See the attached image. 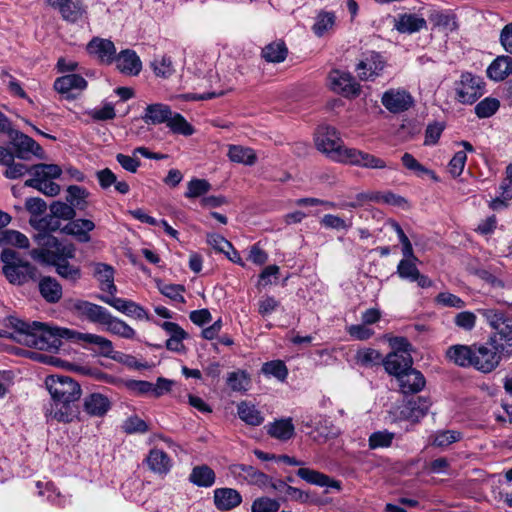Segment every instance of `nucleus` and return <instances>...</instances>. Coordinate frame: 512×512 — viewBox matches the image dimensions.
Listing matches in <instances>:
<instances>
[{
  "label": "nucleus",
  "instance_id": "f257e3e1",
  "mask_svg": "<svg viewBox=\"0 0 512 512\" xmlns=\"http://www.w3.org/2000/svg\"><path fill=\"white\" fill-rule=\"evenodd\" d=\"M7 322L15 330V339L19 343L39 350L58 349L62 338H71L75 334L66 328L50 327L38 321L25 322L13 316Z\"/></svg>",
  "mask_w": 512,
  "mask_h": 512
},
{
  "label": "nucleus",
  "instance_id": "f03ea898",
  "mask_svg": "<svg viewBox=\"0 0 512 512\" xmlns=\"http://www.w3.org/2000/svg\"><path fill=\"white\" fill-rule=\"evenodd\" d=\"M52 403L46 408L47 418L58 422L68 423L74 417L71 403L81 397V387L73 378L66 375H50L45 380Z\"/></svg>",
  "mask_w": 512,
  "mask_h": 512
},
{
  "label": "nucleus",
  "instance_id": "7ed1b4c3",
  "mask_svg": "<svg viewBox=\"0 0 512 512\" xmlns=\"http://www.w3.org/2000/svg\"><path fill=\"white\" fill-rule=\"evenodd\" d=\"M512 356V345L498 341L491 335L485 343L475 344L473 367L483 373L492 372L503 358Z\"/></svg>",
  "mask_w": 512,
  "mask_h": 512
},
{
  "label": "nucleus",
  "instance_id": "20e7f679",
  "mask_svg": "<svg viewBox=\"0 0 512 512\" xmlns=\"http://www.w3.org/2000/svg\"><path fill=\"white\" fill-rule=\"evenodd\" d=\"M0 259L3 263L2 273L9 283L23 285L36 278V267L23 260L16 251L4 249L1 252Z\"/></svg>",
  "mask_w": 512,
  "mask_h": 512
},
{
  "label": "nucleus",
  "instance_id": "39448f33",
  "mask_svg": "<svg viewBox=\"0 0 512 512\" xmlns=\"http://www.w3.org/2000/svg\"><path fill=\"white\" fill-rule=\"evenodd\" d=\"M32 178L25 181V186L35 188L46 196H56L60 193V186L51 181L59 178L61 168L56 164H36L31 167Z\"/></svg>",
  "mask_w": 512,
  "mask_h": 512
},
{
  "label": "nucleus",
  "instance_id": "423d86ee",
  "mask_svg": "<svg viewBox=\"0 0 512 512\" xmlns=\"http://www.w3.org/2000/svg\"><path fill=\"white\" fill-rule=\"evenodd\" d=\"M315 145L319 151L336 162H342L349 147H346L334 127L320 126L315 133Z\"/></svg>",
  "mask_w": 512,
  "mask_h": 512
},
{
  "label": "nucleus",
  "instance_id": "0eeeda50",
  "mask_svg": "<svg viewBox=\"0 0 512 512\" xmlns=\"http://www.w3.org/2000/svg\"><path fill=\"white\" fill-rule=\"evenodd\" d=\"M43 245L52 248L49 249H34L31 251V256L34 259H41L51 263L52 259L64 258L68 261L75 256V247L72 244H62L55 237L51 235H44L40 238Z\"/></svg>",
  "mask_w": 512,
  "mask_h": 512
},
{
  "label": "nucleus",
  "instance_id": "6e6552de",
  "mask_svg": "<svg viewBox=\"0 0 512 512\" xmlns=\"http://www.w3.org/2000/svg\"><path fill=\"white\" fill-rule=\"evenodd\" d=\"M485 84L481 77L472 73H463L456 85L457 100L463 104H473L483 94Z\"/></svg>",
  "mask_w": 512,
  "mask_h": 512
},
{
  "label": "nucleus",
  "instance_id": "1a4fd4ad",
  "mask_svg": "<svg viewBox=\"0 0 512 512\" xmlns=\"http://www.w3.org/2000/svg\"><path fill=\"white\" fill-rule=\"evenodd\" d=\"M10 143L15 149V156L17 158L27 160L30 154L42 159L44 158V151L42 147L28 135L16 130L10 132Z\"/></svg>",
  "mask_w": 512,
  "mask_h": 512
},
{
  "label": "nucleus",
  "instance_id": "9d476101",
  "mask_svg": "<svg viewBox=\"0 0 512 512\" xmlns=\"http://www.w3.org/2000/svg\"><path fill=\"white\" fill-rule=\"evenodd\" d=\"M331 89L345 97H356L361 87L355 78L348 72L333 70L328 76Z\"/></svg>",
  "mask_w": 512,
  "mask_h": 512
},
{
  "label": "nucleus",
  "instance_id": "9b49d317",
  "mask_svg": "<svg viewBox=\"0 0 512 512\" xmlns=\"http://www.w3.org/2000/svg\"><path fill=\"white\" fill-rule=\"evenodd\" d=\"M381 102L389 112L397 114L409 110L414 104V99L405 89H390L384 92Z\"/></svg>",
  "mask_w": 512,
  "mask_h": 512
},
{
  "label": "nucleus",
  "instance_id": "f8f14e48",
  "mask_svg": "<svg viewBox=\"0 0 512 512\" xmlns=\"http://www.w3.org/2000/svg\"><path fill=\"white\" fill-rule=\"evenodd\" d=\"M417 257H403L397 265L396 273L401 279L416 282L420 288H429L433 285L432 280L420 273L416 266Z\"/></svg>",
  "mask_w": 512,
  "mask_h": 512
},
{
  "label": "nucleus",
  "instance_id": "ddd939ff",
  "mask_svg": "<svg viewBox=\"0 0 512 512\" xmlns=\"http://www.w3.org/2000/svg\"><path fill=\"white\" fill-rule=\"evenodd\" d=\"M344 153L346 154L341 163L367 169H384L389 167L383 159L355 148H348Z\"/></svg>",
  "mask_w": 512,
  "mask_h": 512
},
{
  "label": "nucleus",
  "instance_id": "4468645a",
  "mask_svg": "<svg viewBox=\"0 0 512 512\" xmlns=\"http://www.w3.org/2000/svg\"><path fill=\"white\" fill-rule=\"evenodd\" d=\"M86 49L89 55L97 58L101 63L111 64L114 62L116 47L109 39L94 37L89 41Z\"/></svg>",
  "mask_w": 512,
  "mask_h": 512
},
{
  "label": "nucleus",
  "instance_id": "2eb2a0df",
  "mask_svg": "<svg viewBox=\"0 0 512 512\" xmlns=\"http://www.w3.org/2000/svg\"><path fill=\"white\" fill-rule=\"evenodd\" d=\"M384 65L385 62L383 61L381 55L375 52H371L365 57V59L358 63L356 70L358 71V76L361 80H374L381 74L382 70L384 69Z\"/></svg>",
  "mask_w": 512,
  "mask_h": 512
},
{
  "label": "nucleus",
  "instance_id": "dca6fc26",
  "mask_svg": "<svg viewBox=\"0 0 512 512\" xmlns=\"http://www.w3.org/2000/svg\"><path fill=\"white\" fill-rule=\"evenodd\" d=\"M74 311L88 321L102 325L108 310L103 306L85 300H77L73 304Z\"/></svg>",
  "mask_w": 512,
  "mask_h": 512
},
{
  "label": "nucleus",
  "instance_id": "f3484780",
  "mask_svg": "<svg viewBox=\"0 0 512 512\" xmlns=\"http://www.w3.org/2000/svg\"><path fill=\"white\" fill-rule=\"evenodd\" d=\"M231 472L241 477L248 484L258 486L260 488L268 487L270 477L265 473L257 470L253 466L245 464H235L231 467Z\"/></svg>",
  "mask_w": 512,
  "mask_h": 512
},
{
  "label": "nucleus",
  "instance_id": "a211bd4d",
  "mask_svg": "<svg viewBox=\"0 0 512 512\" xmlns=\"http://www.w3.org/2000/svg\"><path fill=\"white\" fill-rule=\"evenodd\" d=\"M412 357L410 353H389L386 358L383 360V365L385 370L390 374L394 375L397 378L402 375V373H406L408 370L412 369Z\"/></svg>",
  "mask_w": 512,
  "mask_h": 512
},
{
  "label": "nucleus",
  "instance_id": "6ab92c4d",
  "mask_svg": "<svg viewBox=\"0 0 512 512\" xmlns=\"http://www.w3.org/2000/svg\"><path fill=\"white\" fill-rule=\"evenodd\" d=\"M213 493L214 505L220 511H230L242 502L241 494L233 488H217Z\"/></svg>",
  "mask_w": 512,
  "mask_h": 512
},
{
  "label": "nucleus",
  "instance_id": "aec40b11",
  "mask_svg": "<svg viewBox=\"0 0 512 512\" xmlns=\"http://www.w3.org/2000/svg\"><path fill=\"white\" fill-rule=\"evenodd\" d=\"M110 408V400L101 393H91L83 399V410L91 417H103Z\"/></svg>",
  "mask_w": 512,
  "mask_h": 512
},
{
  "label": "nucleus",
  "instance_id": "412c9836",
  "mask_svg": "<svg viewBox=\"0 0 512 512\" xmlns=\"http://www.w3.org/2000/svg\"><path fill=\"white\" fill-rule=\"evenodd\" d=\"M117 69L125 75H138L142 69V63L136 52L130 49L121 51L115 55Z\"/></svg>",
  "mask_w": 512,
  "mask_h": 512
},
{
  "label": "nucleus",
  "instance_id": "4be33fe9",
  "mask_svg": "<svg viewBox=\"0 0 512 512\" xmlns=\"http://www.w3.org/2000/svg\"><path fill=\"white\" fill-rule=\"evenodd\" d=\"M337 26V16L333 11L320 10L315 16L311 27L317 37H324L332 34Z\"/></svg>",
  "mask_w": 512,
  "mask_h": 512
},
{
  "label": "nucleus",
  "instance_id": "5701e85b",
  "mask_svg": "<svg viewBox=\"0 0 512 512\" xmlns=\"http://www.w3.org/2000/svg\"><path fill=\"white\" fill-rule=\"evenodd\" d=\"M114 268L106 263L93 264V276L100 284L102 291L108 292L110 295L117 293V287L114 284Z\"/></svg>",
  "mask_w": 512,
  "mask_h": 512
},
{
  "label": "nucleus",
  "instance_id": "b1692460",
  "mask_svg": "<svg viewBox=\"0 0 512 512\" xmlns=\"http://www.w3.org/2000/svg\"><path fill=\"white\" fill-rule=\"evenodd\" d=\"M428 19L434 27L447 32L458 29L456 15L452 11L431 8L428 11Z\"/></svg>",
  "mask_w": 512,
  "mask_h": 512
},
{
  "label": "nucleus",
  "instance_id": "393cba45",
  "mask_svg": "<svg viewBox=\"0 0 512 512\" xmlns=\"http://www.w3.org/2000/svg\"><path fill=\"white\" fill-rule=\"evenodd\" d=\"M426 20L417 14H399L395 21V29L404 34H413L426 28Z\"/></svg>",
  "mask_w": 512,
  "mask_h": 512
},
{
  "label": "nucleus",
  "instance_id": "a878e982",
  "mask_svg": "<svg viewBox=\"0 0 512 512\" xmlns=\"http://www.w3.org/2000/svg\"><path fill=\"white\" fill-rule=\"evenodd\" d=\"M430 405L431 402L425 397L413 398L404 405L401 415L407 420L417 422L427 414Z\"/></svg>",
  "mask_w": 512,
  "mask_h": 512
},
{
  "label": "nucleus",
  "instance_id": "bb28decb",
  "mask_svg": "<svg viewBox=\"0 0 512 512\" xmlns=\"http://www.w3.org/2000/svg\"><path fill=\"white\" fill-rule=\"evenodd\" d=\"M267 434L280 441H288L295 435L291 418H281L266 425Z\"/></svg>",
  "mask_w": 512,
  "mask_h": 512
},
{
  "label": "nucleus",
  "instance_id": "cd10ccee",
  "mask_svg": "<svg viewBox=\"0 0 512 512\" xmlns=\"http://www.w3.org/2000/svg\"><path fill=\"white\" fill-rule=\"evenodd\" d=\"M297 476L307 483L317 485L320 487H331L337 490L341 489V483L337 480L331 479L326 474H323L319 471L309 469V468H299L297 471Z\"/></svg>",
  "mask_w": 512,
  "mask_h": 512
},
{
  "label": "nucleus",
  "instance_id": "c85d7f7f",
  "mask_svg": "<svg viewBox=\"0 0 512 512\" xmlns=\"http://www.w3.org/2000/svg\"><path fill=\"white\" fill-rule=\"evenodd\" d=\"M172 112L171 108L166 104H150L145 108L142 120L148 125L167 124Z\"/></svg>",
  "mask_w": 512,
  "mask_h": 512
},
{
  "label": "nucleus",
  "instance_id": "c756f323",
  "mask_svg": "<svg viewBox=\"0 0 512 512\" xmlns=\"http://www.w3.org/2000/svg\"><path fill=\"white\" fill-rule=\"evenodd\" d=\"M404 394L417 393L425 387V378L420 371L410 369L397 378Z\"/></svg>",
  "mask_w": 512,
  "mask_h": 512
},
{
  "label": "nucleus",
  "instance_id": "7c9ffc66",
  "mask_svg": "<svg viewBox=\"0 0 512 512\" xmlns=\"http://www.w3.org/2000/svg\"><path fill=\"white\" fill-rule=\"evenodd\" d=\"M77 336L79 340L88 344L95 345L97 347V353L100 355L111 358L113 360H120L117 355H113V343L109 339L91 333H78Z\"/></svg>",
  "mask_w": 512,
  "mask_h": 512
},
{
  "label": "nucleus",
  "instance_id": "2f4dec72",
  "mask_svg": "<svg viewBox=\"0 0 512 512\" xmlns=\"http://www.w3.org/2000/svg\"><path fill=\"white\" fill-rule=\"evenodd\" d=\"M475 344L454 345L447 351V357L461 367H473Z\"/></svg>",
  "mask_w": 512,
  "mask_h": 512
},
{
  "label": "nucleus",
  "instance_id": "473e14b6",
  "mask_svg": "<svg viewBox=\"0 0 512 512\" xmlns=\"http://www.w3.org/2000/svg\"><path fill=\"white\" fill-rule=\"evenodd\" d=\"M146 463L152 472L160 475L167 474L172 467L170 457L166 452L160 449L150 450L146 458Z\"/></svg>",
  "mask_w": 512,
  "mask_h": 512
},
{
  "label": "nucleus",
  "instance_id": "72a5a7b5",
  "mask_svg": "<svg viewBox=\"0 0 512 512\" xmlns=\"http://www.w3.org/2000/svg\"><path fill=\"white\" fill-rule=\"evenodd\" d=\"M86 87L87 81L78 74H67L54 82L55 90L61 94H68L74 90L83 91Z\"/></svg>",
  "mask_w": 512,
  "mask_h": 512
},
{
  "label": "nucleus",
  "instance_id": "f704fd0d",
  "mask_svg": "<svg viewBox=\"0 0 512 512\" xmlns=\"http://www.w3.org/2000/svg\"><path fill=\"white\" fill-rule=\"evenodd\" d=\"M95 228V224L88 219H75L67 223L63 232L75 236L80 242L90 241L89 232Z\"/></svg>",
  "mask_w": 512,
  "mask_h": 512
},
{
  "label": "nucleus",
  "instance_id": "c9c22d12",
  "mask_svg": "<svg viewBox=\"0 0 512 512\" xmlns=\"http://www.w3.org/2000/svg\"><path fill=\"white\" fill-rule=\"evenodd\" d=\"M102 325L105 326L106 331L114 335H117L121 338H135V330L131 326H129L125 321L117 317H114L110 312H108Z\"/></svg>",
  "mask_w": 512,
  "mask_h": 512
},
{
  "label": "nucleus",
  "instance_id": "e433bc0d",
  "mask_svg": "<svg viewBox=\"0 0 512 512\" xmlns=\"http://www.w3.org/2000/svg\"><path fill=\"white\" fill-rule=\"evenodd\" d=\"M58 12L63 20L76 23L87 15V7L82 0H68Z\"/></svg>",
  "mask_w": 512,
  "mask_h": 512
},
{
  "label": "nucleus",
  "instance_id": "4c0bfd02",
  "mask_svg": "<svg viewBox=\"0 0 512 512\" xmlns=\"http://www.w3.org/2000/svg\"><path fill=\"white\" fill-rule=\"evenodd\" d=\"M512 74V58L510 56L497 57L488 67L487 75L495 81H502Z\"/></svg>",
  "mask_w": 512,
  "mask_h": 512
},
{
  "label": "nucleus",
  "instance_id": "58836bf2",
  "mask_svg": "<svg viewBox=\"0 0 512 512\" xmlns=\"http://www.w3.org/2000/svg\"><path fill=\"white\" fill-rule=\"evenodd\" d=\"M239 418L250 426H260L264 422L262 412L252 403L242 401L237 405Z\"/></svg>",
  "mask_w": 512,
  "mask_h": 512
},
{
  "label": "nucleus",
  "instance_id": "ea45409f",
  "mask_svg": "<svg viewBox=\"0 0 512 512\" xmlns=\"http://www.w3.org/2000/svg\"><path fill=\"white\" fill-rule=\"evenodd\" d=\"M41 296L49 303H57L62 297V287L52 277H43L39 282Z\"/></svg>",
  "mask_w": 512,
  "mask_h": 512
},
{
  "label": "nucleus",
  "instance_id": "a19ab883",
  "mask_svg": "<svg viewBox=\"0 0 512 512\" xmlns=\"http://www.w3.org/2000/svg\"><path fill=\"white\" fill-rule=\"evenodd\" d=\"M189 481L198 487H211L216 481L215 472L207 465L195 466L190 475Z\"/></svg>",
  "mask_w": 512,
  "mask_h": 512
},
{
  "label": "nucleus",
  "instance_id": "79ce46f5",
  "mask_svg": "<svg viewBox=\"0 0 512 512\" xmlns=\"http://www.w3.org/2000/svg\"><path fill=\"white\" fill-rule=\"evenodd\" d=\"M287 54L288 49L286 44L281 40L267 44L261 52V56L269 63L283 62L286 59Z\"/></svg>",
  "mask_w": 512,
  "mask_h": 512
},
{
  "label": "nucleus",
  "instance_id": "37998d69",
  "mask_svg": "<svg viewBox=\"0 0 512 512\" xmlns=\"http://www.w3.org/2000/svg\"><path fill=\"white\" fill-rule=\"evenodd\" d=\"M227 155L232 162L243 165L251 166L257 160L256 153L252 148L241 145H230Z\"/></svg>",
  "mask_w": 512,
  "mask_h": 512
},
{
  "label": "nucleus",
  "instance_id": "c03bdc74",
  "mask_svg": "<svg viewBox=\"0 0 512 512\" xmlns=\"http://www.w3.org/2000/svg\"><path fill=\"white\" fill-rule=\"evenodd\" d=\"M56 268V272L62 278L76 282L81 277V270L78 266L71 265L64 258L52 259L51 263Z\"/></svg>",
  "mask_w": 512,
  "mask_h": 512
},
{
  "label": "nucleus",
  "instance_id": "a18cd8bd",
  "mask_svg": "<svg viewBox=\"0 0 512 512\" xmlns=\"http://www.w3.org/2000/svg\"><path fill=\"white\" fill-rule=\"evenodd\" d=\"M166 125L174 134L190 136L195 132L194 127L180 113L172 112Z\"/></svg>",
  "mask_w": 512,
  "mask_h": 512
},
{
  "label": "nucleus",
  "instance_id": "49530a36",
  "mask_svg": "<svg viewBox=\"0 0 512 512\" xmlns=\"http://www.w3.org/2000/svg\"><path fill=\"white\" fill-rule=\"evenodd\" d=\"M251 383L250 376L243 370L228 373L227 385L232 391H247Z\"/></svg>",
  "mask_w": 512,
  "mask_h": 512
},
{
  "label": "nucleus",
  "instance_id": "de8ad7c7",
  "mask_svg": "<svg viewBox=\"0 0 512 512\" xmlns=\"http://www.w3.org/2000/svg\"><path fill=\"white\" fill-rule=\"evenodd\" d=\"M394 438L395 434L388 430L376 431L369 436L368 446L372 450L388 448L392 445Z\"/></svg>",
  "mask_w": 512,
  "mask_h": 512
},
{
  "label": "nucleus",
  "instance_id": "09e8293b",
  "mask_svg": "<svg viewBox=\"0 0 512 512\" xmlns=\"http://www.w3.org/2000/svg\"><path fill=\"white\" fill-rule=\"evenodd\" d=\"M4 245H13L19 248H27L29 246V239L19 231L6 229L0 236V246Z\"/></svg>",
  "mask_w": 512,
  "mask_h": 512
},
{
  "label": "nucleus",
  "instance_id": "8fccbe9b",
  "mask_svg": "<svg viewBox=\"0 0 512 512\" xmlns=\"http://www.w3.org/2000/svg\"><path fill=\"white\" fill-rule=\"evenodd\" d=\"M402 164L408 169L413 171L418 176L428 175L432 179L437 180L434 171L424 167L416 158L410 153H404L401 158Z\"/></svg>",
  "mask_w": 512,
  "mask_h": 512
},
{
  "label": "nucleus",
  "instance_id": "3c124183",
  "mask_svg": "<svg viewBox=\"0 0 512 512\" xmlns=\"http://www.w3.org/2000/svg\"><path fill=\"white\" fill-rule=\"evenodd\" d=\"M87 191L77 185H71L67 189L66 201L74 208L84 209L86 207Z\"/></svg>",
  "mask_w": 512,
  "mask_h": 512
},
{
  "label": "nucleus",
  "instance_id": "603ef678",
  "mask_svg": "<svg viewBox=\"0 0 512 512\" xmlns=\"http://www.w3.org/2000/svg\"><path fill=\"white\" fill-rule=\"evenodd\" d=\"M500 102L496 98L486 97L475 106V114L479 118H489L499 109Z\"/></svg>",
  "mask_w": 512,
  "mask_h": 512
},
{
  "label": "nucleus",
  "instance_id": "864d4df0",
  "mask_svg": "<svg viewBox=\"0 0 512 512\" xmlns=\"http://www.w3.org/2000/svg\"><path fill=\"white\" fill-rule=\"evenodd\" d=\"M377 201V192H360L355 195L354 200L350 202H341L339 203L340 209H356L364 206L370 202Z\"/></svg>",
  "mask_w": 512,
  "mask_h": 512
},
{
  "label": "nucleus",
  "instance_id": "5fc2aeb1",
  "mask_svg": "<svg viewBox=\"0 0 512 512\" xmlns=\"http://www.w3.org/2000/svg\"><path fill=\"white\" fill-rule=\"evenodd\" d=\"M211 189V184L205 179L194 178L187 184L185 197L197 198L206 194Z\"/></svg>",
  "mask_w": 512,
  "mask_h": 512
},
{
  "label": "nucleus",
  "instance_id": "6e6d98bb",
  "mask_svg": "<svg viewBox=\"0 0 512 512\" xmlns=\"http://www.w3.org/2000/svg\"><path fill=\"white\" fill-rule=\"evenodd\" d=\"M50 214H52L54 218L72 220L74 219L76 212L72 205L61 201H55L50 205Z\"/></svg>",
  "mask_w": 512,
  "mask_h": 512
},
{
  "label": "nucleus",
  "instance_id": "4d7b16f0",
  "mask_svg": "<svg viewBox=\"0 0 512 512\" xmlns=\"http://www.w3.org/2000/svg\"><path fill=\"white\" fill-rule=\"evenodd\" d=\"M154 73L163 78H167L174 73V67L170 57L162 56L152 62Z\"/></svg>",
  "mask_w": 512,
  "mask_h": 512
},
{
  "label": "nucleus",
  "instance_id": "13d9d810",
  "mask_svg": "<svg viewBox=\"0 0 512 512\" xmlns=\"http://www.w3.org/2000/svg\"><path fill=\"white\" fill-rule=\"evenodd\" d=\"M320 224L325 228L334 229L337 231L348 230L352 225L351 222H348L340 216L334 214L324 215L320 220Z\"/></svg>",
  "mask_w": 512,
  "mask_h": 512
},
{
  "label": "nucleus",
  "instance_id": "bf43d9fd",
  "mask_svg": "<svg viewBox=\"0 0 512 512\" xmlns=\"http://www.w3.org/2000/svg\"><path fill=\"white\" fill-rule=\"evenodd\" d=\"M262 371L264 374L274 376L279 380H284L288 375L287 367L280 360L265 363Z\"/></svg>",
  "mask_w": 512,
  "mask_h": 512
},
{
  "label": "nucleus",
  "instance_id": "052dcab7",
  "mask_svg": "<svg viewBox=\"0 0 512 512\" xmlns=\"http://www.w3.org/2000/svg\"><path fill=\"white\" fill-rule=\"evenodd\" d=\"M280 508V503L268 497L257 498L253 501L251 512H277Z\"/></svg>",
  "mask_w": 512,
  "mask_h": 512
},
{
  "label": "nucleus",
  "instance_id": "680f3d73",
  "mask_svg": "<svg viewBox=\"0 0 512 512\" xmlns=\"http://www.w3.org/2000/svg\"><path fill=\"white\" fill-rule=\"evenodd\" d=\"M476 321L477 316L471 311L460 312L454 318L455 325L465 331L473 330L476 326Z\"/></svg>",
  "mask_w": 512,
  "mask_h": 512
},
{
  "label": "nucleus",
  "instance_id": "e2e57ef3",
  "mask_svg": "<svg viewBox=\"0 0 512 512\" xmlns=\"http://www.w3.org/2000/svg\"><path fill=\"white\" fill-rule=\"evenodd\" d=\"M160 292L170 298L171 300L179 303H185L182 293L185 291L183 285L180 284H163L159 286Z\"/></svg>",
  "mask_w": 512,
  "mask_h": 512
},
{
  "label": "nucleus",
  "instance_id": "0e129e2a",
  "mask_svg": "<svg viewBox=\"0 0 512 512\" xmlns=\"http://www.w3.org/2000/svg\"><path fill=\"white\" fill-rule=\"evenodd\" d=\"M467 161L465 151H458L448 164L449 173L455 178L462 174Z\"/></svg>",
  "mask_w": 512,
  "mask_h": 512
},
{
  "label": "nucleus",
  "instance_id": "69168bd1",
  "mask_svg": "<svg viewBox=\"0 0 512 512\" xmlns=\"http://www.w3.org/2000/svg\"><path fill=\"white\" fill-rule=\"evenodd\" d=\"M436 302L444 307H453L457 309L464 308L466 303L457 295L449 292H441L436 297Z\"/></svg>",
  "mask_w": 512,
  "mask_h": 512
},
{
  "label": "nucleus",
  "instance_id": "338daca9",
  "mask_svg": "<svg viewBox=\"0 0 512 512\" xmlns=\"http://www.w3.org/2000/svg\"><path fill=\"white\" fill-rule=\"evenodd\" d=\"M461 439V433L454 430L438 432L434 438L433 444L438 447H445Z\"/></svg>",
  "mask_w": 512,
  "mask_h": 512
},
{
  "label": "nucleus",
  "instance_id": "774afa93",
  "mask_svg": "<svg viewBox=\"0 0 512 512\" xmlns=\"http://www.w3.org/2000/svg\"><path fill=\"white\" fill-rule=\"evenodd\" d=\"M123 429L128 434L145 433L148 430V425L138 416H131L123 423Z\"/></svg>",
  "mask_w": 512,
  "mask_h": 512
}]
</instances>
